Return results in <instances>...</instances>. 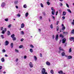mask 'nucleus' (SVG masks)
Masks as SVG:
<instances>
[{
	"label": "nucleus",
	"instance_id": "5",
	"mask_svg": "<svg viewBox=\"0 0 74 74\" xmlns=\"http://www.w3.org/2000/svg\"><path fill=\"white\" fill-rule=\"evenodd\" d=\"M62 43L64 44V43H65V42H66V39L64 38L62 39Z\"/></svg>",
	"mask_w": 74,
	"mask_h": 74
},
{
	"label": "nucleus",
	"instance_id": "14",
	"mask_svg": "<svg viewBox=\"0 0 74 74\" xmlns=\"http://www.w3.org/2000/svg\"><path fill=\"white\" fill-rule=\"evenodd\" d=\"M60 37H61V38H63V37H64V36H63V35L62 34H61L60 35Z\"/></svg>",
	"mask_w": 74,
	"mask_h": 74
},
{
	"label": "nucleus",
	"instance_id": "59",
	"mask_svg": "<svg viewBox=\"0 0 74 74\" xmlns=\"http://www.w3.org/2000/svg\"><path fill=\"white\" fill-rule=\"evenodd\" d=\"M38 30L39 32H41V29H38Z\"/></svg>",
	"mask_w": 74,
	"mask_h": 74
},
{
	"label": "nucleus",
	"instance_id": "60",
	"mask_svg": "<svg viewBox=\"0 0 74 74\" xmlns=\"http://www.w3.org/2000/svg\"><path fill=\"white\" fill-rule=\"evenodd\" d=\"M58 14V11L56 12V15H57Z\"/></svg>",
	"mask_w": 74,
	"mask_h": 74
},
{
	"label": "nucleus",
	"instance_id": "40",
	"mask_svg": "<svg viewBox=\"0 0 74 74\" xmlns=\"http://www.w3.org/2000/svg\"><path fill=\"white\" fill-rule=\"evenodd\" d=\"M50 27L51 29H52L53 28V25L51 24L50 25Z\"/></svg>",
	"mask_w": 74,
	"mask_h": 74
},
{
	"label": "nucleus",
	"instance_id": "13",
	"mask_svg": "<svg viewBox=\"0 0 74 74\" xmlns=\"http://www.w3.org/2000/svg\"><path fill=\"white\" fill-rule=\"evenodd\" d=\"M74 37H71L70 38V41H74Z\"/></svg>",
	"mask_w": 74,
	"mask_h": 74
},
{
	"label": "nucleus",
	"instance_id": "23",
	"mask_svg": "<svg viewBox=\"0 0 74 74\" xmlns=\"http://www.w3.org/2000/svg\"><path fill=\"white\" fill-rule=\"evenodd\" d=\"M4 58H1V61L2 62H4Z\"/></svg>",
	"mask_w": 74,
	"mask_h": 74
},
{
	"label": "nucleus",
	"instance_id": "35",
	"mask_svg": "<svg viewBox=\"0 0 74 74\" xmlns=\"http://www.w3.org/2000/svg\"><path fill=\"white\" fill-rule=\"evenodd\" d=\"M24 8H27V5L26 4H25L23 6Z\"/></svg>",
	"mask_w": 74,
	"mask_h": 74
},
{
	"label": "nucleus",
	"instance_id": "17",
	"mask_svg": "<svg viewBox=\"0 0 74 74\" xmlns=\"http://www.w3.org/2000/svg\"><path fill=\"white\" fill-rule=\"evenodd\" d=\"M67 11L70 13H71V10H70V9H67Z\"/></svg>",
	"mask_w": 74,
	"mask_h": 74
},
{
	"label": "nucleus",
	"instance_id": "63",
	"mask_svg": "<svg viewBox=\"0 0 74 74\" xmlns=\"http://www.w3.org/2000/svg\"><path fill=\"white\" fill-rule=\"evenodd\" d=\"M52 18L54 19V20H55V16H52Z\"/></svg>",
	"mask_w": 74,
	"mask_h": 74
},
{
	"label": "nucleus",
	"instance_id": "11",
	"mask_svg": "<svg viewBox=\"0 0 74 74\" xmlns=\"http://www.w3.org/2000/svg\"><path fill=\"white\" fill-rule=\"evenodd\" d=\"M58 34H57L56 38V41H58Z\"/></svg>",
	"mask_w": 74,
	"mask_h": 74
},
{
	"label": "nucleus",
	"instance_id": "26",
	"mask_svg": "<svg viewBox=\"0 0 74 74\" xmlns=\"http://www.w3.org/2000/svg\"><path fill=\"white\" fill-rule=\"evenodd\" d=\"M47 4L48 5H50V2L48 1H47Z\"/></svg>",
	"mask_w": 74,
	"mask_h": 74
},
{
	"label": "nucleus",
	"instance_id": "29",
	"mask_svg": "<svg viewBox=\"0 0 74 74\" xmlns=\"http://www.w3.org/2000/svg\"><path fill=\"white\" fill-rule=\"evenodd\" d=\"M8 36H10L11 34V33H10V32L9 31H8Z\"/></svg>",
	"mask_w": 74,
	"mask_h": 74
},
{
	"label": "nucleus",
	"instance_id": "56",
	"mask_svg": "<svg viewBox=\"0 0 74 74\" xmlns=\"http://www.w3.org/2000/svg\"><path fill=\"white\" fill-rule=\"evenodd\" d=\"M43 15H44L45 16V12H43Z\"/></svg>",
	"mask_w": 74,
	"mask_h": 74
},
{
	"label": "nucleus",
	"instance_id": "3",
	"mask_svg": "<svg viewBox=\"0 0 74 74\" xmlns=\"http://www.w3.org/2000/svg\"><path fill=\"white\" fill-rule=\"evenodd\" d=\"M59 49L60 50L59 51V53H60V51H64V49H62V47H59Z\"/></svg>",
	"mask_w": 74,
	"mask_h": 74
},
{
	"label": "nucleus",
	"instance_id": "4",
	"mask_svg": "<svg viewBox=\"0 0 74 74\" xmlns=\"http://www.w3.org/2000/svg\"><path fill=\"white\" fill-rule=\"evenodd\" d=\"M25 27V24L24 23H23L21 25V28L22 29Z\"/></svg>",
	"mask_w": 74,
	"mask_h": 74
},
{
	"label": "nucleus",
	"instance_id": "39",
	"mask_svg": "<svg viewBox=\"0 0 74 74\" xmlns=\"http://www.w3.org/2000/svg\"><path fill=\"white\" fill-rule=\"evenodd\" d=\"M34 58L35 59V60H37V58L36 56H34Z\"/></svg>",
	"mask_w": 74,
	"mask_h": 74
},
{
	"label": "nucleus",
	"instance_id": "51",
	"mask_svg": "<svg viewBox=\"0 0 74 74\" xmlns=\"http://www.w3.org/2000/svg\"><path fill=\"white\" fill-rule=\"evenodd\" d=\"M5 21H8V18H6L5 19Z\"/></svg>",
	"mask_w": 74,
	"mask_h": 74
},
{
	"label": "nucleus",
	"instance_id": "50",
	"mask_svg": "<svg viewBox=\"0 0 74 74\" xmlns=\"http://www.w3.org/2000/svg\"><path fill=\"white\" fill-rule=\"evenodd\" d=\"M2 51L3 52H5V50L4 49L2 50Z\"/></svg>",
	"mask_w": 74,
	"mask_h": 74
},
{
	"label": "nucleus",
	"instance_id": "64",
	"mask_svg": "<svg viewBox=\"0 0 74 74\" xmlns=\"http://www.w3.org/2000/svg\"><path fill=\"white\" fill-rule=\"evenodd\" d=\"M16 8H18V6H16Z\"/></svg>",
	"mask_w": 74,
	"mask_h": 74
},
{
	"label": "nucleus",
	"instance_id": "22",
	"mask_svg": "<svg viewBox=\"0 0 74 74\" xmlns=\"http://www.w3.org/2000/svg\"><path fill=\"white\" fill-rule=\"evenodd\" d=\"M29 15V13H26L25 14V17H27Z\"/></svg>",
	"mask_w": 74,
	"mask_h": 74
},
{
	"label": "nucleus",
	"instance_id": "49",
	"mask_svg": "<svg viewBox=\"0 0 74 74\" xmlns=\"http://www.w3.org/2000/svg\"><path fill=\"white\" fill-rule=\"evenodd\" d=\"M17 16L18 17H20L21 16V15L19 14H18L17 15Z\"/></svg>",
	"mask_w": 74,
	"mask_h": 74
},
{
	"label": "nucleus",
	"instance_id": "6",
	"mask_svg": "<svg viewBox=\"0 0 74 74\" xmlns=\"http://www.w3.org/2000/svg\"><path fill=\"white\" fill-rule=\"evenodd\" d=\"M46 64L47 66H50L51 65V63L48 61L46 62Z\"/></svg>",
	"mask_w": 74,
	"mask_h": 74
},
{
	"label": "nucleus",
	"instance_id": "15",
	"mask_svg": "<svg viewBox=\"0 0 74 74\" xmlns=\"http://www.w3.org/2000/svg\"><path fill=\"white\" fill-rule=\"evenodd\" d=\"M65 29H66V28L65 27H62V28L61 29L62 30V32H63L64 31V30H65Z\"/></svg>",
	"mask_w": 74,
	"mask_h": 74
},
{
	"label": "nucleus",
	"instance_id": "20",
	"mask_svg": "<svg viewBox=\"0 0 74 74\" xmlns=\"http://www.w3.org/2000/svg\"><path fill=\"white\" fill-rule=\"evenodd\" d=\"M59 26L58 25L57 26L56 29H57V31L58 32V30H59Z\"/></svg>",
	"mask_w": 74,
	"mask_h": 74
},
{
	"label": "nucleus",
	"instance_id": "61",
	"mask_svg": "<svg viewBox=\"0 0 74 74\" xmlns=\"http://www.w3.org/2000/svg\"><path fill=\"white\" fill-rule=\"evenodd\" d=\"M3 27H1V30H3Z\"/></svg>",
	"mask_w": 74,
	"mask_h": 74
},
{
	"label": "nucleus",
	"instance_id": "53",
	"mask_svg": "<svg viewBox=\"0 0 74 74\" xmlns=\"http://www.w3.org/2000/svg\"><path fill=\"white\" fill-rule=\"evenodd\" d=\"M59 13H61V12H62V10H59Z\"/></svg>",
	"mask_w": 74,
	"mask_h": 74
},
{
	"label": "nucleus",
	"instance_id": "54",
	"mask_svg": "<svg viewBox=\"0 0 74 74\" xmlns=\"http://www.w3.org/2000/svg\"><path fill=\"white\" fill-rule=\"evenodd\" d=\"M59 21H57V23H56L57 25H58L59 24Z\"/></svg>",
	"mask_w": 74,
	"mask_h": 74
},
{
	"label": "nucleus",
	"instance_id": "36",
	"mask_svg": "<svg viewBox=\"0 0 74 74\" xmlns=\"http://www.w3.org/2000/svg\"><path fill=\"white\" fill-rule=\"evenodd\" d=\"M69 53H70V52H71V48H70V49H69Z\"/></svg>",
	"mask_w": 74,
	"mask_h": 74
},
{
	"label": "nucleus",
	"instance_id": "18",
	"mask_svg": "<svg viewBox=\"0 0 74 74\" xmlns=\"http://www.w3.org/2000/svg\"><path fill=\"white\" fill-rule=\"evenodd\" d=\"M50 73L51 74H53L54 72H53V70L52 69L50 71Z\"/></svg>",
	"mask_w": 74,
	"mask_h": 74
},
{
	"label": "nucleus",
	"instance_id": "46",
	"mask_svg": "<svg viewBox=\"0 0 74 74\" xmlns=\"http://www.w3.org/2000/svg\"><path fill=\"white\" fill-rule=\"evenodd\" d=\"M60 7H62V6L63 5V4H62V3H60Z\"/></svg>",
	"mask_w": 74,
	"mask_h": 74
},
{
	"label": "nucleus",
	"instance_id": "1",
	"mask_svg": "<svg viewBox=\"0 0 74 74\" xmlns=\"http://www.w3.org/2000/svg\"><path fill=\"white\" fill-rule=\"evenodd\" d=\"M42 74H48V73L46 72V70L45 68H42Z\"/></svg>",
	"mask_w": 74,
	"mask_h": 74
},
{
	"label": "nucleus",
	"instance_id": "57",
	"mask_svg": "<svg viewBox=\"0 0 74 74\" xmlns=\"http://www.w3.org/2000/svg\"><path fill=\"white\" fill-rule=\"evenodd\" d=\"M2 69V66H0V70H1Z\"/></svg>",
	"mask_w": 74,
	"mask_h": 74
},
{
	"label": "nucleus",
	"instance_id": "52",
	"mask_svg": "<svg viewBox=\"0 0 74 74\" xmlns=\"http://www.w3.org/2000/svg\"><path fill=\"white\" fill-rule=\"evenodd\" d=\"M24 58L25 59H26V58H27V56H25Z\"/></svg>",
	"mask_w": 74,
	"mask_h": 74
},
{
	"label": "nucleus",
	"instance_id": "30",
	"mask_svg": "<svg viewBox=\"0 0 74 74\" xmlns=\"http://www.w3.org/2000/svg\"><path fill=\"white\" fill-rule=\"evenodd\" d=\"M11 26H12V25L11 24H10L8 25V28H10L11 27Z\"/></svg>",
	"mask_w": 74,
	"mask_h": 74
},
{
	"label": "nucleus",
	"instance_id": "25",
	"mask_svg": "<svg viewBox=\"0 0 74 74\" xmlns=\"http://www.w3.org/2000/svg\"><path fill=\"white\" fill-rule=\"evenodd\" d=\"M18 1H14V3L15 4H18Z\"/></svg>",
	"mask_w": 74,
	"mask_h": 74
},
{
	"label": "nucleus",
	"instance_id": "33",
	"mask_svg": "<svg viewBox=\"0 0 74 74\" xmlns=\"http://www.w3.org/2000/svg\"><path fill=\"white\" fill-rule=\"evenodd\" d=\"M23 45H21L19 46V48H23Z\"/></svg>",
	"mask_w": 74,
	"mask_h": 74
},
{
	"label": "nucleus",
	"instance_id": "27",
	"mask_svg": "<svg viewBox=\"0 0 74 74\" xmlns=\"http://www.w3.org/2000/svg\"><path fill=\"white\" fill-rule=\"evenodd\" d=\"M55 11H52L51 12L52 15H55Z\"/></svg>",
	"mask_w": 74,
	"mask_h": 74
},
{
	"label": "nucleus",
	"instance_id": "43",
	"mask_svg": "<svg viewBox=\"0 0 74 74\" xmlns=\"http://www.w3.org/2000/svg\"><path fill=\"white\" fill-rule=\"evenodd\" d=\"M66 5L67 7H68V8H69V5L67 3H66Z\"/></svg>",
	"mask_w": 74,
	"mask_h": 74
},
{
	"label": "nucleus",
	"instance_id": "42",
	"mask_svg": "<svg viewBox=\"0 0 74 74\" xmlns=\"http://www.w3.org/2000/svg\"><path fill=\"white\" fill-rule=\"evenodd\" d=\"M1 33H2V34H4V33H5L4 30H3L2 32H1Z\"/></svg>",
	"mask_w": 74,
	"mask_h": 74
},
{
	"label": "nucleus",
	"instance_id": "44",
	"mask_svg": "<svg viewBox=\"0 0 74 74\" xmlns=\"http://www.w3.org/2000/svg\"><path fill=\"white\" fill-rule=\"evenodd\" d=\"M74 33V29H73L71 31V33Z\"/></svg>",
	"mask_w": 74,
	"mask_h": 74
},
{
	"label": "nucleus",
	"instance_id": "19",
	"mask_svg": "<svg viewBox=\"0 0 74 74\" xmlns=\"http://www.w3.org/2000/svg\"><path fill=\"white\" fill-rule=\"evenodd\" d=\"M10 46H11L12 48H13V47L14 46V44H13V43H11Z\"/></svg>",
	"mask_w": 74,
	"mask_h": 74
},
{
	"label": "nucleus",
	"instance_id": "62",
	"mask_svg": "<svg viewBox=\"0 0 74 74\" xmlns=\"http://www.w3.org/2000/svg\"><path fill=\"white\" fill-rule=\"evenodd\" d=\"M23 39H21V41H23Z\"/></svg>",
	"mask_w": 74,
	"mask_h": 74
},
{
	"label": "nucleus",
	"instance_id": "16",
	"mask_svg": "<svg viewBox=\"0 0 74 74\" xmlns=\"http://www.w3.org/2000/svg\"><path fill=\"white\" fill-rule=\"evenodd\" d=\"M58 73L59 74H63V71H60L58 72Z\"/></svg>",
	"mask_w": 74,
	"mask_h": 74
},
{
	"label": "nucleus",
	"instance_id": "2",
	"mask_svg": "<svg viewBox=\"0 0 74 74\" xmlns=\"http://www.w3.org/2000/svg\"><path fill=\"white\" fill-rule=\"evenodd\" d=\"M29 66L30 68H33V64L32 62H30Z\"/></svg>",
	"mask_w": 74,
	"mask_h": 74
},
{
	"label": "nucleus",
	"instance_id": "32",
	"mask_svg": "<svg viewBox=\"0 0 74 74\" xmlns=\"http://www.w3.org/2000/svg\"><path fill=\"white\" fill-rule=\"evenodd\" d=\"M12 38V40H13V41H15V40H16V38L15 37H14Z\"/></svg>",
	"mask_w": 74,
	"mask_h": 74
},
{
	"label": "nucleus",
	"instance_id": "41",
	"mask_svg": "<svg viewBox=\"0 0 74 74\" xmlns=\"http://www.w3.org/2000/svg\"><path fill=\"white\" fill-rule=\"evenodd\" d=\"M40 6L42 8L44 7V5H43V4H42V3L40 4Z\"/></svg>",
	"mask_w": 74,
	"mask_h": 74
},
{
	"label": "nucleus",
	"instance_id": "8",
	"mask_svg": "<svg viewBox=\"0 0 74 74\" xmlns=\"http://www.w3.org/2000/svg\"><path fill=\"white\" fill-rule=\"evenodd\" d=\"M1 5L2 7H4V6H5V3L4 2L3 3H2Z\"/></svg>",
	"mask_w": 74,
	"mask_h": 74
},
{
	"label": "nucleus",
	"instance_id": "47",
	"mask_svg": "<svg viewBox=\"0 0 74 74\" xmlns=\"http://www.w3.org/2000/svg\"><path fill=\"white\" fill-rule=\"evenodd\" d=\"M72 24L73 25H74V19L73 20V22L72 23Z\"/></svg>",
	"mask_w": 74,
	"mask_h": 74
},
{
	"label": "nucleus",
	"instance_id": "37",
	"mask_svg": "<svg viewBox=\"0 0 74 74\" xmlns=\"http://www.w3.org/2000/svg\"><path fill=\"white\" fill-rule=\"evenodd\" d=\"M21 34H23V35H24V32L23 31H22L21 32Z\"/></svg>",
	"mask_w": 74,
	"mask_h": 74
},
{
	"label": "nucleus",
	"instance_id": "31",
	"mask_svg": "<svg viewBox=\"0 0 74 74\" xmlns=\"http://www.w3.org/2000/svg\"><path fill=\"white\" fill-rule=\"evenodd\" d=\"M15 37V34H13L11 36V37L12 38H13V37Z\"/></svg>",
	"mask_w": 74,
	"mask_h": 74
},
{
	"label": "nucleus",
	"instance_id": "58",
	"mask_svg": "<svg viewBox=\"0 0 74 74\" xmlns=\"http://www.w3.org/2000/svg\"><path fill=\"white\" fill-rule=\"evenodd\" d=\"M7 31V29H6V28H5V29L4 30V32H5Z\"/></svg>",
	"mask_w": 74,
	"mask_h": 74
},
{
	"label": "nucleus",
	"instance_id": "34",
	"mask_svg": "<svg viewBox=\"0 0 74 74\" xmlns=\"http://www.w3.org/2000/svg\"><path fill=\"white\" fill-rule=\"evenodd\" d=\"M30 47L31 48H34V46L32 45H30Z\"/></svg>",
	"mask_w": 74,
	"mask_h": 74
},
{
	"label": "nucleus",
	"instance_id": "28",
	"mask_svg": "<svg viewBox=\"0 0 74 74\" xmlns=\"http://www.w3.org/2000/svg\"><path fill=\"white\" fill-rule=\"evenodd\" d=\"M29 51L30 52L32 53L33 52V50L32 49H30Z\"/></svg>",
	"mask_w": 74,
	"mask_h": 74
},
{
	"label": "nucleus",
	"instance_id": "48",
	"mask_svg": "<svg viewBox=\"0 0 74 74\" xmlns=\"http://www.w3.org/2000/svg\"><path fill=\"white\" fill-rule=\"evenodd\" d=\"M1 37L2 38H3V39L4 38V36H3V35H1Z\"/></svg>",
	"mask_w": 74,
	"mask_h": 74
},
{
	"label": "nucleus",
	"instance_id": "12",
	"mask_svg": "<svg viewBox=\"0 0 74 74\" xmlns=\"http://www.w3.org/2000/svg\"><path fill=\"white\" fill-rule=\"evenodd\" d=\"M68 34V32H64L63 33V34H64L65 36H66L67 34Z\"/></svg>",
	"mask_w": 74,
	"mask_h": 74
},
{
	"label": "nucleus",
	"instance_id": "38",
	"mask_svg": "<svg viewBox=\"0 0 74 74\" xmlns=\"http://www.w3.org/2000/svg\"><path fill=\"white\" fill-rule=\"evenodd\" d=\"M42 16H40L39 17V19H40V20H42Z\"/></svg>",
	"mask_w": 74,
	"mask_h": 74
},
{
	"label": "nucleus",
	"instance_id": "45",
	"mask_svg": "<svg viewBox=\"0 0 74 74\" xmlns=\"http://www.w3.org/2000/svg\"><path fill=\"white\" fill-rule=\"evenodd\" d=\"M15 51L16 52H17V53L19 52V51H18V50H17V49H15Z\"/></svg>",
	"mask_w": 74,
	"mask_h": 74
},
{
	"label": "nucleus",
	"instance_id": "7",
	"mask_svg": "<svg viewBox=\"0 0 74 74\" xmlns=\"http://www.w3.org/2000/svg\"><path fill=\"white\" fill-rule=\"evenodd\" d=\"M5 45H8V44H9V42L7 40H6L5 41Z\"/></svg>",
	"mask_w": 74,
	"mask_h": 74
},
{
	"label": "nucleus",
	"instance_id": "9",
	"mask_svg": "<svg viewBox=\"0 0 74 74\" xmlns=\"http://www.w3.org/2000/svg\"><path fill=\"white\" fill-rule=\"evenodd\" d=\"M66 15V12H65V11H64L62 13V16H65V15Z\"/></svg>",
	"mask_w": 74,
	"mask_h": 74
},
{
	"label": "nucleus",
	"instance_id": "21",
	"mask_svg": "<svg viewBox=\"0 0 74 74\" xmlns=\"http://www.w3.org/2000/svg\"><path fill=\"white\" fill-rule=\"evenodd\" d=\"M72 56H69L68 57V59H72Z\"/></svg>",
	"mask_w": 74,
	"mask_h": 74
},
{
	"label": "nucleus",
	"instance_id": "55",
	"mask_svg": "<svg viewBox=\"0 0 74 74\" xmlns=\"http://www.w3.org/2000/svg\"><path fill=\"white\" fill-rule=\"evenodd\" d=\"M62 18H63V19H65V17L64 16L62 17Z\"/></svg>",
	"mask_w": 74,
	"mask_h": 74
},
{
	"label": "nucleus",
	"instance_id": "10",
	"mask_svg": "<svg viewBox=\"0 0 74 74\" xmlns=\"http://www.w3.org/2000/svg\"><path fill=\"white\" fill-rule=\"evenodd\" d=\"M66 53H65V52H63L61 53V55L62 56H65Z\"/></svg>",
	"mask_w": 74,
	"mask_h": 74
},
{
	"label": "nucleus",
	"instance_id": "24",
	"mask_svg": "<svg viewBox=\"0 0 74 74\" xmlns=\"http://www.w3.org/2000/svg\"><path fill=\"white\" fill-rule=\"evenodd\" d=\"M51 10L52 11H55V10L54 8L53 7L51 8Z\"/></svg>",
	"mask_w": 74,
	"mask_h": 74
}]
</instances>
